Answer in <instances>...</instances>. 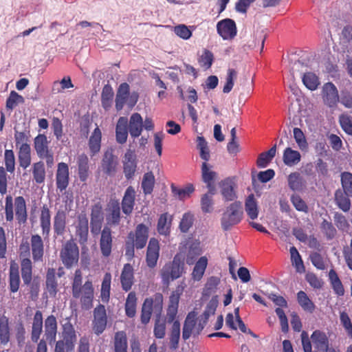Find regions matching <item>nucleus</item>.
Returning a JSON list of instances; mask_svg holds the SVG:
<instances>
[{
	"label": "nucleus",
	"mask_w": 352,
	"mask_h": 352,
	"mask_svg": "<svg viewBox=\"0 0 352 352\" xmlns=\"http://www.w3.org/2000/svg\"><path fill=\"white\" fill-rule=\"evenodd\" d=\"M72 293L74 298H80L81 307L89 310L93 306L94 288L91 280H87L82 285V274L80 269L75 271L72 283Z\"/></svg>",
	"instance_id": "obj_1"
},
{
	"label": "nucleus",
	"mask_w": 352,
	"mask_h": 352,
	"mask_svg": "<svg viewBox=\"0 0 352 352\" xmlns=\"http://www.w3.org/2000/svg\"><path fill=\"white\" fill-rule=\"evenodd\" d=\"M4 209L7 222L12 223L15 214V219L19 226L26 223L28 215L26 201L23 197H16L13 202L12 197L10 195H7Z\"/></svg>",
	"instance_id": "obj_2"
},
{
	"label": "nucleus",
	"mask_w": 352,
	"mask_h": 352,
	"mask_svg": "<svg viewBox=\"0 0 352 352\" xmlns=\"http://www.w3.org/2000/svg\"><path fill=\"white\" fill-rule=\"evenodd\" d=\"M185 256L179 252L176 254L172 261L166 263L160 271L162 283L168 285L170 281L182 276L184 269Z\"/></svg>",
	"instance_id": "obj_3"
},
{
	"label": "nucleus",
	"mask_w": 352,
	"mask_h": 352,
	"mask_svg": "<svg viewBox=\"0 0 352 352\" xmlns=\"http://www.w3.org/2000/svg\"><path fill=\"white\" fill-rule=\"evenodd\" d=\"M243 217V208L242 203L234 201L227 206L221 218V228L224 231L230 230L232 227L239 224Z\"/></svg>",
	"instance_id": "obj_4"
},
{
	"label": "nucleus",
	"mask_w": 352,
	"mask_h": 352,
	"mask_svg": "<svg viewBox=\"0 0 352 352\" xmlns=\"http://www.w3.org/2000/svg\"><path fill=\"white\" fill-rule=\"evenodd\" d=\"M58 333V323L54 315L48 316L44 321L43 338L39 340L36 352H47V343L52 344L56 342Z\"/></svg>",
	"instance_id": "obj_5"
},
{
	"label": "nucleus",
	"mask_w": 352,
	"mask_h": 352,
	"mask_svg": "<svg viewBox=\"0 0 352 352\" xmlns=\"http://www.w3.org/2000/svg\"><path fill=\"white\" fill-rule=\"evenodd\" d=\"M60 259L67 269L76 265L79 258V249L73 239L67 241L60 251Z\"/></svg>",
	"instance_id": "obj_6"
},
{
	"label": "nucleus",
	"mask_w": 352,
	"mask_h": 352,
	"mask_svg": "<svg viewBox=\"0 0 352 352\" xmlns=\"http://www.w3.org/2000/svg\"><path fill=\"white\" fill-rule=\"evenodd\" d=\"M4 162L6 168L0 166V194L5 195L7 192L8 179L6 170L14 173L15 169V157L12 150H6L4 152Z\"/></svg>",
	"instance_id": "obj_7"
},
{
	"label": "nucleus",
	"mask_w": 352,
	"mask_h": 352,
	"mask_svg": "<svg viewBox=\"0 0 352 352\" xmlns=\"http://www.w3.org/2000/svg\"><path fill=\"white\" fill-rule=\"evenodd\" d=\"M149 234V228L144 223L138 224L135 231H131L127 236L129 242H133L136 245V249H143L148 241Z\"/></svg>",
	"instance_id": "obj_8"
},
{
	"label": "nucleus",
	"mask_w": 352,
	"mask_h": 352,
	"mask_svg": "<svg viewBox=\"0 0 352 352\" xmlns=\"http://www.w3.org/2000/svg\"><path fill=\"white\" fill-rule=\"evenodd\" d=\"M107 316L105 307L100 304L94 309V319L92 320V329L95 334H102L107 327Z\"/></svg>",
	"instance_id": "obj_9"
},
{
	"label": "nucleus",
	"mask_w": 352,
	"mask_h": 352,
	"mask_svg": "<svg viewBox=\"0 0 352 352\" xmlns=\"http://www.w3.org/2000/svg\"><path fill=\"white\" fill-rule=\"evenodd\" d=\"M323 102L329 108H336L340 101L338 91L336 85L331 82L324 84L322 89Z\"/></svg>",
	"instance_id": "obj_10"
},
{
	"label": "nucleus",
	"mask_w": 352,
	"mask_h": 352,
	"mask_svg": "<svg viewBox=\"0 0 352 352\" xmlns=\"http://www.w3.org/2000/svg\"><path fill=\"white\" fill-rule=\"evenodd\" d=\"M217 31L223 40H232L237 34L234 21L228 18L222 19L217 23Z\"/></svg>",
	"instance_id": "obj_11"
},
{
	"label": "nucleus",
	"mask_w": 352,
	"mask_h": 352,
	"mask_svg": "<svg viewBox=\"0 0 352 352\" xmlns=\"http://www.w3.org/2000/svg\"><path fill=\"white\" fill-rule=\"evenodd\" d=\"M160 251L159 240L155 237H151L148 241L146 253V263L148 267L154 268L157 265L160 257Z\"/></svg>",
	"instance_id": "obj_12"
},
{
	"label": "nucleus",
	"mask_w": 352,
	"mask_h": 352,
	"mask_svg": "<svg viewBox=\"0 0 352 352\" xmlns=\"http://www.w3.org/2000/svg\"><path fill=\"white\" fill-rule=\"evenodd\" d=\"M103 220L102 207L100 203H97L92 206L91 210L90 227L91 232L94 235H97L100 232Z\"/></svg>",
	"instance_id": "obj_13"
},
{
	"label": "nucleus",
	"mask_w": 352,
	"mask_h": 352,
	"mask_svg": "<svg viewBox=\"0 0 352 352\" xmlns=\"http://www.w3.org/2000/svg\"><path fill=\"white\" fill-rule=\"evenodd\" d=\"M69 184V169L67 164L59 162L56 173V186L57 190L63 192L67 189Z\"/></svg>",
	"instance_id": "obj_14"
},
{
	"label": "nucleus",
	"mask_w": 352,
	"mask_h": 352,
	"mask_svg": "<svg viewBox=\"0 0 352 352\" xmlns=\"http://www.w3.org/2000/svg\"><path fill=\"white\" fill-rule=\"evenodd\" d=\"M75 234L78 238V242L84 245L87 242L89 236V221L85 213H81L77 217L75 226Z\"/></svg>",
	"instance_id": "obj_15"
},
{
	"label": "nucleus",
	"mask_w": 352,
	"mask_h": 352,
	"mask_svg": "<svg viewBox=\"0 0 352 352\" xmlns=\"http://www.w3.org/2000/svg\"><path fill=\"white\" fill-rule=\"evenodd\" d=\"M137 169V158L134 151L128 149L123 159V172L126 179L133 178Z\"/></svg>",
	"instance_id": "obj_16"
},
{
	"label": "nucleus",
	"mask_w": 352,
	"mask_h": 352,
	"mask_svg": "<svg viewBox=\"0 0 352 352\" xmlns=\"http://www.w3.org/2000/svg\"><path fill=\"white\" fill-rule=\"evenodd\" d=\"M67 213L65 210H58L53 218V230L56 236H61L66 232Z\"/></svg>",
	"instance_id": "obj_17"
},
{
	"label": "nucleus",
	"mask_w": 352,
	"mask_h": 352,
	"mask_svg": "<svg viewBox=\"0 0 352 352\" xmlns=\"http://www.w3.org/2000/svg\"><path fill=\"white\" fill-rule=\"evenodd\" d=\"M221 194L225 201H232L237 198L236 184L230 178H226L219 183Z\"/></svg>",
	"instance_id": "obj_18"
},
{
	"label": "nucleus",
	"mask_w": 352,
	"mask_h": 352,
	"mask_svg": "<svg viewBox=\"0 0 352 352\" xmlns=\"http://www.w3.org/2000/svg\"><path fill=\"white\" fill-rule=\"evenodd\" d=\"M101 232L100 239V249L101 254L104 257H108L111 254L113 238L111 230L110 228L105 226Z\"/></svg>",
	"instance_id": "obj_19"
},
{
	"label": "nucleus",
	"mask_w": 352,
	"mask_h": 352,
	"mask_svg": "<svg viewBox=\"0 0 352 352\" xmlns=\"http://www.w3.org/2000/svg\"><path fill=\"white\" fill-rule=\"evenodd\" d=\"M30 251L34 262L41 261L44 255V243L42 237L38 234H32L30 238Z\"/></svg>",
	"instance_id": "obj_20"
},
{
	"label": "nucleus",
	"mask_w": 352,
	"mask_h": 352,
	"mask_svg": "<svg viewBox=\"0 0 352 352\" xmlns=\"http://www.w3.org/2000/svg\"><path fill=\"white\" fill-rule=\"evenodd\" d=\"M180 294L178 291H173L169 297V303L166 310V320L168 323H173L177 320Z\"/></svg>",
	"instance_id": "obj_21"
},
{
	"label": "nucleus",
	"mask_w": 352,
	"mask_h": 352,
	"mask_svg": "<svg viewBox=\"0 0 352 352\" xmlns=\"http://www.w3.org/2000/svg\"><path fill=\"white\" fill-rule=\"evenodd\" d=\"M39 223L42 235L45 238H48L51 230V212L47 204L43 205L41 208Z\"/></svg>",
	"instance_id": "obj_22"
},
{
	"label": "nucleus",
	"mask_w": 352,
	"mask_h": 352,
	"mask_svg": "<svg viewBox=\"0 0 352 352\" xmlns=\"http://www.w3.org/2000/svg\"><path fill=\"white\" fill-rule=\"evenodd\" d=\"M217 177V173L212 170V166L207 162H204L201 165V177L204 183L206 184L209 190V193L211 195L214 194V182Z\"/></svg>",
	"instance_id": "obj_23"
},
{
	"label": "nucleus",
	"mask_w": 352,
	"mask_h": 352,
	"mask_svg": "<svg viewBox=\"0 0 352 352\" xmlns=\"http://www.w3.org/2000/svg\"><path fill=\"white\" fill-rule=\"evenodd\" d=\"M135 190L131 186H129L122 199V210L124 214L129 215L132 213L135 206Z\"/></svg>",
	"instance_id": "obj_24"
},
{
	"label": "nucleus",
	"mask_w": 352,
	"mask_h": 352,
	"mask_svg": "<svg viewBox=\"0 0 352 352\" xmlns=\"http://www.w3.org/2000/svg\"><path fill=\"white\" fill-rule=\"evenodd\" d=\"M43 314L40 310H37L34 315L32 324L31 340L33 342L38 344L39 342L41 335L43 332Z\"/></svg>",
	"instance_id": "obj_25"
},
{
	"label": "nucleus",
	"mask_w": 352,
	"mask_h": 352,
	"mask_svg": "<svg viewBox=\"0 0 352 352\" xmlns=\"http://www.w3.org/2000/svg\"><path fill=\"white\" fill-rule=\"evenodd\" d=\"M143 120L138 113H133L129 121L128 120V129L131 136L133 138L139 137L143 131Z\"/></svg>",
	"instance_id": "obj_26"
},
{
	"label": "nucleus",
	"mask_w": 352,
	"mask_h": 352,
	"mask_svg": "<svg viewBox=\"0 0 352 352\" xmlns=\"http://www.w3.org/2000/svg\"><path fill=\"white\" fill-rule=\"evenodd\" d=\"M128 118L120 117L116 126V140L118 144H123L126 142L128 133Z\"/></svg>",
	"instance_id": "obj_27"
},
{
	"label": "nucleus",
	"mask_w": 352,
	"mask_h": 352,
	"mask_svg": "<svg viewBox=\"0 0 352 352\" xmlns=\"http://www.w3.org/2000/svg\"><path fill=\"white\" fill-rule=\"evenodd\" d=\"M112 349L113 352H127V336L124 331H118L115 333L112 340Z\"/></svg>",
	"instance_id": "obj_28"
},
{
	"label": "nucleus",
	"mask_w": 352,
	"mask_h": 352,
	"mask_svg": "<svg viewBox=\"0 0 352 352\" xmlns=\"http://www.w3.org/2000/svg\"><path fill=\"white\" fill-rule=\"evenodd\" d=\"M133 268L129 263L124 264L121 276L120 282L122 289L128 292L131 289L133 284Z\"/></svg>",
	"instance_id": "obj_29"
},
{
	"label": "nucleus",
	"mask_w": 352,
	"mask_h": 352,
	"mask_svg": "<svg viewBox=\"0 0 352 352\" xmlns=\"http://www.w3.org/2000/svg\"><path fill=\"white\" fill-rule=\"evenodd\" d=\"M78 175L80 182H85L89 175V158L85 153L77 157Z\"/></svg>",
	"instance_id": "obj_30"
},
{
	"label": "nucleus",
	"mask_w": 352,
	"mask_h": 352,
	"mask_svg": "<svg viewBox=\"0 0 352 352\" xmlns=\"http://www.w3.org/2000/svg\"><path fill=\"white\" fill-rule=\"evenodd\" d=\"M101 164L102 170L106 174L111 175L116 172L118 162L112 151H107L104 153Z\"/></svg>",
	"instance_id": "obj_31"
},
{
	"label": "nucleus",
	"mask_w": 352,
	"mask_h": 352,
	"mask_svg": "<svg viewBox=\"0 0 352 352\" xmlns=\"http://www.w3.org/2000/svg\"><path fill=\"white\" fill-rule=\"evenodd\" d=\"M311 339L316 348L320 351H325L329 348V341L324 332L316 330L311 336Z\"/></svg>",
	"instance_id": "obj_32"
},
{
	"label": "nucleus",
	"mask_w": 352,
	"mask_h": 352,
	"mask_svg": "<svg viewBox=\"0 0 352 352\" xmlns=\"http://www.w3.org/2000/svg\"><path fill=\"white\" fill-rule=\"evenodd\" d=\"M45 284L50 297L55 298L58 291V285L56 279V270L54 268H49L47 270Z\"/></svg>",
	"instance_id": "obj_33"
},
{
	"label": "nucleus",
	"mask_w": 352,
	"mask_h": 352,
	"mask_svg": "<svg viewBox=\"0 0 352 352\" xmlns=\"http://www.w3.org/2000/svg\"><path fill=\"white\" fill-rule=\"evenodd\" d=\"M18 148V160L19 166L23 169H26L30 166L32 162L30 145L23 144L19 146Z\"/></svg>",
	"instance_id": "obj_34"
},
{
	"label": "nucleus",
	"mask_w": 352,
	"mask_h": 352,
	"mask_svg": "<svg viewBox=\"0 0 352 352\" xmlns=\"http://www.w3.org/2000/svg\"><path fill=\"white\" fill-rule=\"evenodd\" d=\"M172 223V217L167 212L162 214L157 221V230L160 235L165 236H169L170 233V227Z\"/></svg>",
	"instance_id": "obj_35"
},
{
	"label": "nucleus",
	"mask_w": 352,
	"mask_h": 352,
	"mask_svg": "<svg viewBox=\"0 0 352 352\" xmlns=\"http://www.w3.org/2000/svg\"><path fill=\"white\" fill-rule=\"evenodd\" d=\"M349 195H347L345 192L338 189L335 192V201L338 208L343 212H346L349 211L351 207V202L350 200Z\"/></svg>",
	"instance_id": "obj_36"
},
{
	"label": "nucleus",
	"mask_w": 352,
	"mask_h": 352,
	"mask_svg": "<svg viewBox=\"0 0 352 352\" xmlns=\"http://www.w3.org/2000/svg\"><path fill=\"white\" fill-rule=\"evenodd\" d=\"M129 96V85L126 82L120 84L116 96V108L117 111L122 109Z\"/></svg>",
	"instance_id": "obj_37"
},
{
	"label": "nucleus",
	"mask_w": 352,
	"mask_h": 352,
	"mask_svg": "<svg viewBox=\"0 0 352 352\" xmlns=\"http://www.w3.org/2000/svg\"><path fill=\"white\" fill-rule=\"evenodd\" d=\"M102 133L99 127L96 128L92 132L89 140V148L92 154L94 155L98 153L101 147Z\"/></svg>",
	"instance_id": "obj_38"
},
{
	"label": "nucleus",
	"mask_w": 352,
	"mask_h": 352,
	"mask_svg": "<svg viewBox=\"0 0 352 352\" xmlns=\"http://www.w3.org/2000/svg\"><path fill=\"white\" fill-rule=\"evenodd\" d=\"M329 280L334 293L338 296H342L344 294V288L340 279L337 272L331 269L329 272Z\"/></svg>",
	"instance_id": "obj_39"
},
{
	"label": "nucleus",
	"mask_w": 352,
	"mask_h": 352,
	"mask_svg": "<svg viewBox=\"0 0 352 352\" xmlns=\"http://www.w3.org/2000/svg\"><path fill=\"white\" fill-rule=\"evenodd\" d=\"M245 210L248 216L252 219L254 220L258 215V207L257 201L253 194L248 196L245 201Z\"/></svg>",
	"instance_id": "obj_40"
},
{
	"label": "nucleus",
	"mask_w": 352,
	"mask_h": 352,
	"mask_svg": "<svg viewBox=\"0 0 352 352\" xmlns=\"http://www.w3.org/2000/svg\"><path fill=\"white\" fill-rule=\"evenodd\" d=\"M300 159V153L290 147L286 148L283 151V161L284 164L288 166H293L298 164Z\"/></svg>",
	"instance_id": "obj_41"
},
{
	"label": "nucleus",
	"mask_w": 352,
	"mask_h": 352,
	"mask_svg": "<svg viewBox=\"0 0 352 352\" xmlns=\"http://www.w3.org/2000/svg\"><path fill=\"white\" fill-rule=\"evenodd\" d=\"M21 276L25 285H29L32 280V263L29 258H23L21 261Z\"/></svg>",
	"instance_id": "obj_42"
},
{
	"label": "nucleus",
	"mask_w": 352,
	"mask_h": 352,
	"mask_svg": "<svg viewBox=\"0 0 352 352\" xmlns=\"http://www.w3.org/2000/svg\"><path fill=\"white\" fill-rule=\"evenodd\" d=\"M34 148L38 157L51 151L48 147V141L44 134H39L34 138Z\"/></svg>",
	"instance_id": "obj_43"
},
{
	"label": "nucleus",
	"mask_w": 352,
	"mask_h": 352,
	"mask_svg": "<svg viewBox=\"0 0 352 352\" xmlns=\"http://www.w3.org/2000/svg\"><path fill=\"white\" fill-rule=\"evenodd\" d=\"M20 276L17 265H11L9 273V288L11 292L15 293L19 289Z\"/></svg>",
	"instance_id": "obj_44"
},
{
	"label": "nucleus",
	"mask_w": 352,
	"mask_h": 352,
	"mask_svg": "<svg viewBox=\"0 0 352 352\" xmlns=\"http://www.w3.org/2000/svg\"><path fill=\"white\" fill-rule=\"evenodd\" d=\"M10 340L9 320L6 316H0V343L6 345Z\"/></svg>",
	"instance_id": "obj_45"
},
{
	"label": "nucleus",
	"mask_w": 352,
	"mask_h": 352,
	"mask_svg": "<svg viewBox=\"0 0 352 352\" xmlns=\"http://www.w3.org/2000/svg\"><path fill=\"white\" fill-rule=\"evenodd\" d=\"M302 81L303 85L311 91L316 90L320 85L319 77L311 72L304 73Z\"/></svg>",
	"instance_id": "obj_46"
},
{
	"label": "nucleus",
	"mask_w": 352,
	"mask_h": 352,
	"mask_svg": "<svg viewBox=\"0 0 352 352\" xmlns=\"http://www.w3.org/2000/svg\"><path fill=\"white\" fill-rule=\"evenodd\" d=\"M109 224L118 226L120 221V206L118 201H113L109 205V214L107 217Z\"/></svg>",
	"instance_id": "obj_47"
},
{
	"label": "nucleus",
	"mask_w": 352,
	"mask_h": 352,
	"mask_svg": "<svg viewBox=\"0 0 352 352\" xmlns=\"http://www.w3.org/2000/svg\"><path fill=\"white\" fill-rule=\"evenodd\" d=\"M155 179L153 172L149 171L143 175L141 187L145 195H150L153 191Z\"/></svg>",
	"instance_id": "obj_48"
},
{
	"label": "nucleus",
	"mask_w": 352,
	"mask_h": 352,
	"mask_svg": "<svg viewBox=\"0 0 352 352\" xmlns=\"http://www.w3.org/2000/svg\"><path fill=\"white\" fill-rule=\"evenodd\" d=\"M33 178L36 184L43 183L45 179V168L43 162L39 161L32 164Z\"/></svg>",
	"instance_id": "obj_49"
},
{
	"label": "nucleus",
	"mask_w": 352,
	"mask_h": 352,
	"mask_svg": "<svg viewBox=\"0 0 352 352\" xmlns=\"http://www.w3.org/2000/svg\"><path fill=\"white\" fill-rule=\"evenodd\" d=\"M208 265V259L206 256H201L195 263L192 272V278L195 280H200L203 277Z\"/></svg>",
	"instance_id": "obj_50"
},
{
	"label": "nucleus",
	"mask_w": 352,
	"mask_h": 352,
	"mask_svg": "<svg viewBox=\"0 0 352 352\" xmlns=\"http://www.w3.org/2000/svg\"><path fill=\"white\" fill-rule=\"evenodd\" d=\"M113 96L112 87L109 85H104L101 94V103L105 110H109L111 107Z\"/></svg>",
	"instance_id": "obj_51"
},
{
	"label": "nucleus",
	"mask_w": 352,
	"mask_h": 352,
	"mask_svg": "<svg viewBox=\"0 0 352 352\" xmlns=\"http://www.w3.org/2000/svg\"><path fill=\"white\" fill-rule=\"evenodd\" d=\"M276 152V146L274 145L267 152L261 153L257 158L256 166L258 168L266 167L275 156Z\"/></svg>",
	"instance_id": "obj_52"
},
{
	"label": "nucleus",
	"mask_w": 352,
	"mask_h": 352,
	"mask_svg": "<svg viewBox=\"0 0 352 352\" xmlns=\"http://www.w3.org/2000/svg\"><path fill=\"white\" fill-rule=\"evenodd\" d=\"M320 228L327 240L333 239L338 234L337 230L333 223L325 219H322Z\"/></svg>",
	"instance_id": "obj_53"
},
{
	"label": "nucleus",
	"mask_w": 352,
	"mask_h": 352,
	"mask_svg": "<svg viewBox=\"0 0 352 352\" xmlns=\"http://www.w3.org/2000/svg\"><path fill=\"white\" fill-rule=\"evenodd\" d=\"M195 324V315L192 313L188 314L183 327L182 338L184 340H188L190 337L192 329H194Z\"/></svg>",
	"instance_id": "obj_54"
},
{
	"label": "nucleus",
	"mask_w": 352,
	"mask_h": 352,
	"mask_svg": "<svg viewBox=\"0 0 352 352\" xmlns=\"http://www.w3.org/2000/svg\"><path fill=\"white\" fill-rule=\"evenodd\" d=\"M153 300L151 298H146L142 307L141 322L146 324L150 321L153 311Z\"/></svg>",
	"instance_id": "obj_55"
},
{
	"label": "nucleus",
	"mask_w": 352,
	"mask_h": 352,
	"mask_svg": "<svg viewBox=\"0 0 352 352\" xmlns=\"http://www.w3.org/2000/svg\"><path fill=\"white\" fill-rule=\"evenodd\" d=\"M137 298L134 292L129 293L125 302L126 315L129 318L135 316L136 313Z\"/></svg>",
	"instance_id": "obj_56"
},
{
	"label": "nucleus",
	"mask_w": 352,
	"mask_h": 352,
	"mask_svg": "<svg viewBox=\"0 0 352 352\" xmlns=\"http://www.w3.org/2000/svg\"><path fill=\"white\" fill-rule=\"evenodd\" d=\"M297 300L300 307L305 310L313 312L315 309V305L309 299L307 294L303 291H300L297 294Z\"/></svg>",
	"instance_id": "obj_57"
},
{
	"label": "nucleus",
	"mask_w": 352,
	"mask_h": 352,
	"mask_svg": "<svg viewBox=\"0 0 352 352\" xmlns=\"http://www.w3.org/2000/svg\"><path fill=\"white\" fill-rule=\"evenodd\" d=\"M111 275L110 273H106L104 276L102 285H101V293L100 296L102 300L104 302H108L110 296L111 289Z\"/></svg>",
	"instance_id": "obj_58"
},
{
	"label": "nucleus",
	"mask_w": 352,
	"mask_h": 352,
	"mask_svg": "<svg viewBox=\"0 0 352 352\" xmlns=\"http://www.w3.org/2000/svg\"><path fill=\"white\" fill-rule=\"evenodd\" d=\"M340 182L341 190L352 197V173L347 171L342 172L340 175Z\"/></svg>",
	"instance_id": "obj_59"
},
{
	"label": "nucleus",
	"mask_w": 352,
	"mask_h": 352,
	"mask_svg": "<svg viewBox=\"0 0 352 352\" xmlns=\"http://www.w3.org/2000/svg\"><path fill=\"white\" fill-rule=\"evenodd\" d=\"M63 339L58 340L63 344V347L66 349L67 352H71L74 349L76 342V333H63Z\"/></svg>",
	"instance_id": "obj_60"
},
{
	"label": "nucleus",
	"mask_w": 352,
	"mask_h": 352,
	"mask_svg": "<svg viewBox=\"0 0 352 352\" xmlns=\"http://www.w3.org/2000/svg\"><path fill=\"white\" fill-rule=\"evenodd\" d=\"M288 185L293 190H300L303 186L302 178L298 172L292 173L288 177Z\"/></svg>",
	"instance_id": "obj_61"
},
{
	"label": "nucleus",
	"mask_w": 352,
	"mask_h": 352,
	"mask_svg": "<svg viewBox=\"0 0 352 352\" xmlns=\"http://www.w3.org/2000/svg\"><path fill=\"white\" fill-rule=\"evenodd\" d=\"M294 138L298 144V148L301 151H306L308 148V143L307 142L305 134L298 127H295L293 130Z\"/></svg>",
	"instance_id": "obj_62"
},
{
	"label": "nucleus",
	"mask_w": 352,
	"mask_h": 352,
	"mask_svg": "<svg viewBox=\"0 0 352 352\" xmlns=\"http://www.w3.org/2000/svg\"><path fill=\"white\" fill-rule=\"evenodd\" d=\"M200 65L208 69L210 68L214 61V55L212 52L205 49L198 60Z\"/></svg>",
	"instance_id": "obj_63"
},
{
	"label": "nucleus",
	"mask_w": 352,
	"mask_h": 352,
	"mask_svg": "<svg viewBox=\"0 0 352 352\" xmlns=\"http://www.w3.org/2000/svg\"><path fill=\"white\" fill-rule=\"evenodd\" d=\"M339 122L343 131L348 135H352V117L346 113L339 116Z\"/></svg>",
	"instance_id": "obj_64"
}]
</instances>
